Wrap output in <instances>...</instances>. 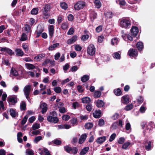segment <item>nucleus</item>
<instances>
[{
	"instance_id": "obj_1",
	"label": "nucleus",
	"mask_w": 155,
	"mask_h": 155,
	"mask_svg": "<svg viewBox=\"0 0 155 155\" xmlns=\"http://www.w3.org/2000/svg\"><path fill=\"white\" fill-rule=\"evenodd\" d=\"M131 21L129 18H122L120 20V25L122 28H129L131 25Z\"/></svg>"
},
{
	"instance_id": "obj_2",
	"label": "nucleus",
	"mask_w": 155,
	"mask_h": 155,
	"mask_svg": "<svg viewBox=\"0 0 155 155\" xmlns=\"http://www.w3.org/2000/svg\"><path fill=\"white\" fill-rule=\"evenodd\" d=\"M51 9V6L50 4H45L43 10V15L44 18L47 19L50 16V13L49 12Z\"/></svg>"
},
{
	"instance_id": "obj_3",
	"label": "nucleus",
	"mask_w": 155,
	"mask_h": 155,
	"mask_svg": "<svg viewBox=\"0 0 155 155\" xmlns=\"http://www.w3.org/2000/svg\"><path fill=\"white\" fill-rule=\"evenodd\" d=\"M154 124L152 122L149 123L148 125L146 127V128L143 131V133L144 136H147L150 135L152 131V129L154 127Z\"/></svg>"
},
{
	"instance_id": "obj_4",
	"label": "nucleus",
	"mask_w": 155,
	"mask_h": 155,
	"mask_svg": "<svg viewBox=\"0 0 155 155\" xmlns=\"http://www.w3.org/2000/svg\"><path fill=\"white\" fill-rule=\"evenodd\" d=\"M85 6V2L83 1H79L76 3L74 5L75 10H79L83 9Z\"/></svg>"
},
{
	"instance_id": "obj_5",
	"label": "nucleus",
	"mask_w": 155,
	"mask_h": 155,
	"mask_svg": "<svg viewBox=\"0 0 155 155\" xmlns=\"http://www.w3.org/2000/svg\"><path fill=\"white\" fill-rule=\"evenodd\" d=\"M31 86L30 85H26L24 88V92L26 98L28 100L30 98L29 95L31 92Z\"/></svg>"
},
{
	"instance_id": "obj_6",
	"label": "nucleus",
	"mask_w": 155,
	"mask_h": 155,
	"mask_svg": "<svg viewBox=\"0 0 155 155\" xmlns=\"http://www.w3.org/2000/svg\"><path fill=\"white\" fill-rule=\"evenodd\" d=\"M47 119L48 122L54 124L57 123L59 121V119L58 117L51 115L47 116Z\"/></svg>"
},
{
	"instance_id": "obj_7",
	"label": "nucleus",
	"mask_w": 155,
	"mask_h": 155,
	"mask_svg": "<svg viewBox=\"0 0 155 155\" xmlns=\"http://www.w3.org/2000/svg\"><path fill=\"white\" fill-rule=\"evenodd\" d=\"M87 53L91 55H94L95 52V48L93 45H90L87 48Z\"/></svg>"
},
{
	"instance_id": "obj_8",
	"label": "nucleus",
	"mask_w": 155,
	"mask_h": 155,
	"mask_svg": "<svg viewBox=\"0 0 155 155\" xmlns=\"http://www.w3.org/2000/svg\"><path fill=\"white\" fill-rule=\"evenodd\" d=\"M153 140L150 141L148 140H147L145 142V148L147 150L149 151L150 150L151 147H153Z\"/></svg>"
},
{
	"instance_id": "obj_9",
	"label": "nucleus",
	"mask_w": 155,
	"mask_h": 155,
	"mask_svg": "<svg viewBox=\"0 0 155 155\" xmlns=\"http://www.w3.org/2000/svg\"><path fill=\"white\" fill-rule=\"evenodd\" d=\"M128 54L130 57H135L138 55V51L136 49L130 48L129 50Z\"/></svg>"
},
{
	"instance_id": "obj_10",
	"label": "nucleus",
	"mask_w": 155,
	"mask_h": 155,
	"mask_svg": "<svg viewBox=\"0 0 155 155\" xmlns=\"http://www.w3.org/2000/svg\"><path fill=\"white\" fill-rule=\"evenodd\" d=\"M0 51H1L5 52L6 53L10 56H12L15 54L14 52H13L12 50L6 47L2 48Z\"/></svg>"
},
{
	"instance_id": "obj_11",
	"label": "nucleus",
	"mask_w": 155,
	"mask_h": 155,
	"mask_svg": "<svg viewBox=\"0 0 155 155\" xmlns=\"http://www.w3.org/2000/svg\"><path fill=\"white\" fill-rule=\"evenodd\" d=\"M7 101L9 103H11L12 105H15L17 102V98L16 97H8Z\"/></svg>"
},
{
	"instance_id": "obj_12",
	"label": "nucleus",
	"mask_w": 155,
	"mask_h": 155,
	"mask_svg": "<svg viewBox=\"0 0 155 155\" xmlns=\"http://www.w3.org/2000/svg\"><path fill=\"white\" fill-rule=\"evenodd\" d=\"M130 32L133 37H135L139 32V29L137 27L133 26L130 29Z\"/></svg>"
},
{
	"instance_id": "obj_13",
	"label": "nucleus",
	"mask_w": 155,
	"mask_h": 155,
	"mask_svg": "<svg viewBox=\"0 0 155 155\" xmlns=\"http://www.w3.org/2000/svg\"><path fill=\"white\" fill-rule=\"evenodd\" d=\"M129 96L128 95L126 94L121 97V101L124 104H127L129 102Z\"/></svg>"
},
{
	"instance_id": "obj_14",
	"label": "nucleus",
	"mask_w": 155,
	"mask_h": 155,
	"mask_svg": "<svg viewBox=\"0 0 155 155\" xmlns=\"http://www.w3.org/2000/svg\"><path fill=\"white\" fill-rule=\"evenodd\" d=\"M40 108H41V112L44 114L48 110L47 105L45 103H41L40 105Z\"/></svg>"
},
{
	"instance_id": "obj_15",
	"label": "nucleus",
	"mask_w": 155,
	"mask_h": 155,
	"mask_svg": "<svg viewBox=\"0 0 155 155\" xmlns=\"http://www.w3.org/2000/svg\"><path fill=\"white\" fill-rule=\"evenodd\" d=\"M87 137V135L84 133L81 135L78 141V143L80 144H82L85 141Z\"/></svg>"
},
{
	"instance_id": "obj_16",
	"label": "nucleus",
	"mask_w": 155,
	"mask_h": 155,
	"mask_svg": "<svg viewBox=\"0 0 155 155\" xmlns=\"http://www.w3.org/2000/svg\"><path fill=\"white\" fill-rule=\"evenodd\" d=\"M90 16L92 21L97 18V13L94 10L90 11Z\"/></svg>"
},
{
	"instance_id": "obj_17",
	"label": "nucleus",
	"mask_w": 155,
	"mask_h": 155,
	"mask_svg": "<svg viewBox=\"0 0 155 155\" xmlns=\"http://www.w3.org/2000/svg\"><path fill=\"white\" fill-rule=\"evenodd\" d=\"M48 28L49 34L50 38H52L54 35V27L53 25H50Z\"/></svg>"
},
{
	"instance_id": "obj_18",
	"label": "nucleus",
	"mask_w": 155,
	"mask_h": 155,
	"mask_svg": "<svg viewBox=\"0 0 155 155\" xmlns=\"http://www.w3.org/2000/svg\"><path fill=\"white\" fill-rule=\"evenodd\" d=\"M77 36L76 35H74L72 38L68 39L67 41V43L69 45H71L74 42L77 40Z\"/></svg>"
},
{
	"instance_id": "obj_19",
	"label": "nucleus",
	"mask_w": 155,
	"mask_h": 155,
	"mask_svg": "<svg viewBox=\"0 0 155 155\" xmlns=\"http://www.w3.org/2000/svg\"><path fill=\"white\" fill-rule=\"evenodd\" d=\"M101 111L100 110H96L93 113L94 117L95 118H99L101 117Z\"/></svg>"
},
{
	"instance_id": "obj_20",
	"label": "nucleus",
	"mask_w": 155,
	"mask_h": 155,
	"mask_svg": "<svg viewBox=\"0 0 155 155\" xmlns=\"http://www.w3.org/2000/svg\"><path fill=\"white\" fill-rule=\"evenodd\" d=\"M136 46L138 50L140 51L142 50L143 48V43L142 42H138L136 44Z\"/></svg>"
},
{
	"instance_id": "obj_21",
	"label": "nucleus",
	"mask_w": 155,
	"mask_h": 155,
	"mask_svg": "<svg viewBox=\"0 0 155 155\" xmlns=\"http://www.w3.org/2000/svg\"><path fill=\"white\" fill-rule=\"evenodd\" d=\"M10 114L11 116L13 117H18V112L16 113L15 110L12 108L10 109Z\"/></svg>"
},
{
	"instance_id": "obj_22",
	"label": "nucleus",
	"mask_w": 155,
	"mask_h": 155,
	"mask_svg": "<svg viewBox=\"0 0 155 155\" xmlns=\"http://www.w3.org/2000/svg\"><path fill=\"white\" fill-rule=\"evenodd\" d=\"M44 30L43 28L40 26L38 27L37 31V38L39 37L40 35L42 33V32Z\"/></svg>"
},
{
	"instance_id": "obj_23",
	"label": "nucleus",
	"mask_w": 155,
	"mask_h": 155,
	"mask_svg": "<svg viewBox=\"0 0 155 155\" xmlns=\"http://www.w3.org/2000/svg\"><path fill=\"white\" fill-rule=\"evenodd\" d=\"M41 155H51L48 149L45 148H43V150L40 153Z\"/></svg>"
},
{
	"instance_id": "obj_24",
	"label": "nucleus",
	"mask_w": 155,
	"mask_h": 155,
	"mask_svg": "<svg viewBox=\"0 0 155 155\" xmlns=\"http://www.w3.org/2000/svg\"><path fill=\"white\" fill-rule=\"evenodd\" d=\"M106 139L105 136H103L98 138L96 140L98 144H101L104 142Z\"/></svg>"
},
{
	"instance_id": "obj_25",
	"label": "nucleus",
	"mask_w": 155,
	"mask_h": 155,
	"mask_svg": "<svg viewBox=\"0 0 155 155\" xmlns=\"http://www.w3.org/2000/svg\"><path fill=\"white\" fill-rule=\"evenodd\" d=\"M82 103L85 104H89L91 101V99L88 97H84L81 99Z\"/></svg>"
},
{
	"instance_id": "obj_26",
	"label": "nucleus",
	"mask_w": 155,
	"mask_h": 155,
	"mask_svg": "<svg viewBox=\"0 0 155 155\" xmlns=\"http://www.w3.org/2000/svg\"><path fill=\"white\" fill-rule=\"evenodd\" d=\"M104 105V103L102 100H98L96 102V106L98 107H102Z\"/></svg>"
},
{
	"instance_id": "obj_27",
	"label": "nucleus",
	"mask_w": 155,
	"mask_h": 155,
	"mask_svg": "<svg viewBox=\"0 0 155 155\" xmlns=\"http://www.w3.org/2000/svg\"><path fill=\"white\" fill-rule=\"evenodd\" d=\"M64 149L65 151L67 153H70L72 154V153H71L72 151V148L70 147H69L68 145H66L64 146Z\"/></svg>"
},
{
	"instance_id": "obj_28",
	"label": "nucleus",
	"mask_w": 155,
	"mask_h": 155,
	"mask_svg": "<svg viewBox=\"0 0 155 155\" xmlns=\"http://www.w3.org/2000/svg\"><path fill=\"white\" fill-rule=\"evenodd\" d=\"M89 147H84L81 151L80 155H84L89 150Z\"/></svg>"
},
{
	"instance_id": "obj_29",
	"label": "nucleus",
	"mask_w": 155,
	"mask_h": 155,
	"mask_svg": "<svg viewBox=\"0 0 155 155\" xmlns=\"http://www.w3.org/2000/svg\"><path fill=\"white\" fill-rule=\"evenodd\" d=\"M104 15L107 18H111L114 15L111 12L109 11L104 13Z\"/></svg>"
},
{
	"instance_id": "obj_30",
	"label": "nucleus",
	"mask_w": 155,
	"mask_h": 155,
	"mask_svg": "<svg viewBox=\"0 0 155 155\" xmlns=\"http://www.w3.org/2000/svg\"><path fill=\"white\" fill-rule=\"evenodd\" d=\"M16 55L19 56H22L24 54L23 51L20 49H16L15 50Z\"/></svg>"
},
{
	"instance_id": "obj_31",
	"label": "nucleus",
	"mask_w": 155,
	"mask_h": 155,
	"mask_svg": "<svg viewBox=\"0 0 155 155\" xmlns=\"http://www.w3.org/2000/svg\"><path fill=\"white\" fill-rule=\"evenodd\" d=\"M114 93L115 95L117 96L121 95L122 94V92L120 88H118L114 90Z\"/></svg>"
},
{
	"instance_id": "obj_32",
	"label": "nucleus",
	"mask_w": 155,
	"mask_h": 155,
	"mask_svg": "<svg viewBox=\"0 0 155 155\" xmlns=\"http://www.w3.org/2000/svg\"><path fill=\"white\" fill-rule=\"evenodd\" d=\"M24 28V30L26 33H29L31 29V27L29 25L26 24H25Z\"/></svg>"
},
{
	"instance_id": "obj_33",
	"label": "nucleus",
	"mask_w": 155,
	"mask_h": 155,
	"mask_svg": "<svg viewBox=\"0 0 155 155\" xmlns=\"http://www.w3.org/2000/svg\"><path fill=\"white\" fill-rule=\"evenodd\" d=\"M59 45V43H56L54 44L49 47L48 48V50L49 51L53 50L55 48H56Z\"/></svg>"
},
{
	"instance_id": "obj_34",
	"label": "nucleus",
	"mask_w": 155,
	"mask_h": 155,
	"mask_svg": "<svg viewBox=\"0 0 155 155\" xmlns=\"http://www.w3.org/2000/svg\"><path fill=\"white\" fill-rule=\"evenodd\" d=\"M10 73L14 76H18V71L15 68H14L13 67L11 69Z\"/></svg>"
},
{
	"instance_id": "obj_35",
	"label": "nucleus",
	"mask_w": 155,
	"mask_h": 155,
	"mask_svg": "<svg viewBox=\"0 0 155 155\" xmlns=\"http://www.w3.org/2000/svg\"><path fill=\"white\" fill-rule=\"evenodd\" d=\"M89 77L87 74L84 75L81 78V81L83 82H85L89 80Z\"/></svg>"
},
{
	"instance_id": "obj_36",
	"label": "nucleus",
	"mask_w": 155,
	"mask_h": 155,
	"mask_svg": "<svg viewBox=\"0 0 155 155\" xmlns=\"http://www.w3.org/2000/svg\"><path fill=\"white\" fill-rule=\"evenodd\" d=\"M60 6L64 10L67 9L68 7V5L64 2L60 3Z\"/></svg>"
},
{
	"instance_id": "obj_37",
	"label": "nucleus",
	"mask_w": 155,
	"mask_h": 155,
	"mask_svg": "<svg viewBox=\"0 0 155 155\" xmlns=\"http://www.w3.org/2000/svg\"><path fill=\"white\" fill-rule=\"evenodd\" d=\"M96 7L98 8H101V4L100 1L98 0H95L94 2Z\"/></svg>"
},
{
	"instance_id": "obj_38",
	"label": "nucleus",
	"mask_w": 155,
	"mask_h": 155,
	"mask_svg": "<svg viewBox=\"0 0 155 155\" xmlns=\"http://www.w3.org/2000/svg\"><path fill=\"white\" fill-rule=\"evenodd\" d=\"M93 126V124L92 123H88L85 124V128L87 129H89L92 128Z\"/></svg>"
},
{
	"instance_id": "obj_39",
	"label": "nucleus",
	"mask_w": 155,
	"mask_h": 155,
	"mask_svg": "<svg viewBox=\"0 0 155 155\" xmlns=\"http://www.w3.org/2000/svg\"><path fill=\"white\" fill-rule=\"evenodd\" d=\"M20 109L23 110H25L26 108V104L24 101H22L20 106Z\"/></svg>"
},
{
	"instance_id": "obj_40",
	"label": "nucleus",
	"mask_w": 155,
	"mask_h": 155,
	"mask_svg": "<svg viewBox=\"0 0 155 155\" xmlns=\"http://www.w3.org/2000/svg\"><path fill=\"white\" fill-rule=\"evenodd\" d=\"M101 95V93L99 91H96L94 93V98H98Z\"/></svg>"
},
{
	"instance_id": "obj_41",
	"label": "nucleus",
	"mask_w": 155,
	"mask_h": 155,
	"mask_svg": "<svg viewBox=\"0 0 155 155\" xmlns=\"http://www.w3.org/2000/svg\"><path fill=\"white\" fill-rule=\"evenodd\" d=\"M116 2L121 6H124L126 4V2L124 0H119L116 1Z\"/></svg>"
},
{
	"instance_id": "obj_42",
	"label": "nucleus",
	"mask_w": 155,
	"mask_h": 155,
	"mask_svg": "<svg viewBox=\"0 0 155 155\" xmlns=\"http://www.w3.org/2000/svg\"><path fill=\"white\" fill-rule=\"evenodd\" d=\"M130 143L127 142L124 144L122 146V148L123 149L126 150L127 148L130 145Z\"/></svg>"
},
{
	"instance_id": "obj_43",
	"label": "nucleus",
	"mask_w": 155,
	"mask_h": 155,
	"mask_svg": "<svg viewBox=\"0 0 155 155\" xmlns=\"http://www.w3.org/2000/svg\"><path fill=\"white\" fill-rule=\"evenodd\" d=\"M38 8H34L31 10V13L32 15H36L38 13Z\"/></svg>"
},
{
	"instance_id": "obj_44",
	"label": "nucleus",
	"mask_w": 155,
	"mask_h": 155,
	"mask_svg": "<svg viewBox=\"0 0 155 155\" xmlns=\"http://www.w3.org/2000/svg\"><path fill=\"white\" fill-rule=\"evenodd\" d=\"M26 65L27 66V68L29 70L33 69L35 68V66L33 64L26 63Z\"/></svg>"
},
{
	"instance_id": "obj_45",
	"label": "nucleus",
	"mask_w": 155,
	"mask_h": 155,
	"mask_svg": "<svg viewBox=\"0 0 155 155\" xmlns=\"http://www.w3.org/2000/svg\"><path fill=\"white\" fill-rule=\"evenodd\" d=\"M125 140V138L124 137H120L117 141V143L120 144H122L124 143Z\"/></svg>"
},
{
	"instance_id": "obj_46",
	"label": "nucleus",
	"mask_w": 155,
	"mask_h": 155,
	"mask_svg": "<svg viewBox=\"0 0 155 155\" xmlns=\"http://www.w3.org/2000/svg\"><path fill=\"white\" fill-rule=\"evenodd\" d=\"M118 42V40L116 38H114L111 40V44L112 45H114L115 44L117 45Z\"/></svg>"
},
{
	"instance_id": "obj_47",
	"label": "nucleus",
	"mask_w": 155,
	"mask_h": 155,
	"mask_svg": "<svg viewBox=\"0 0 155 155\" xmlns=\"http://www.w3.org/2000/svg\"><path fill=\"white\" fill-rule=\"evenodd\" d=\"M40 127V124H39L35 123L33 124L32 128L33 130H35L39 128Z\"/></svg>"
},
{
	"instance_id": "obj_48",
	"label": "nucleus",
	"mask_w": 155,
	"mask_h": 155,
	"mask_svg": "<svg viewBox=\"0 0 155 155\" xmlns=\"http://www.w3.org/2000/svg\"><path fill=\"white\" fill-rule=\"evenodd\" d=\"M54 144L56 145H59L61 144L62 142L58 139L54 140L52 141Z\"/></svg>"
},
{
	"instance_id": "obj_49",
	"label": "nucleus",
	"mask_w": 155,
	"mask_h": 155,
	"mask_svg": "<svg viewBox=\"0 0 155 155\" xmlns=\"http://www.w3.org/2000/svg\"><path fill=\"white\" fill-rule=\"evenodd\" d=\"M133 108V105L130 104L127 105L124 108V109L126 111L132 109Z\"/></svg>"
},
{
	"instance_id": "obj_50",
	"label": "nucleus",
	"mask_w": 155,
	"mask_h": 155,
	"mask_svg": "<svg viewBox=\"0 0 155 155\" xmlns=\"http://www.w3.org/2000/svg\"><path fill=\"white\" fill-rule=\"evenodd\" d=\"M42 57L43 55L42 54H40L38 55L37 56H35L34 57V59L36 60L37 61H40L41 60Z\"/></svg>"
},
{
	"instance_id": "obj_51",
	"label": "nucleus",
	"mask_w": 155,
	"mask_h": 155,
	"mask_svg": "<svg viewBox=\"0 0 155 155\" xmlns=\"http://www.w3.org/2000/svg\"><path fill=\"white\" fill-rule=\"evenodd\" d=\"M143 101V98L141 96H139L137 99V102L139 104H141Z\"/></svg>"
},
{
	"instance_id": "obj_52",
	"label": "nucleus",
	"mask_w": 155,
	"mask_h": 155,
	"mask_svg": "<svg viewBox=\"0 0 155 155\" xmlns=\"http://www.w3.org/2000/svg\"><path fill=\"white\" fill-rule=\"evenodd\" d=\"M27 39V37L26 34L25 33H23L21 36L20 40L24 41L26 40Z\"/></svg>"
},
{
	"instance_id": "obj_53",
	"label": "nucleus",
	"mask_w": 155,
	"mask_h": 155,
	"mask_svg": "<svg viewBox=\"0 0 155 155\" xmlns=\"http://www.w3.org/2000/svg\"><path fill=\"white\" fill-rule=\"evenodd\" d=\"M54 91L57 93H60L61 91V89L59 87H57L54 89Z\"/></svg>"
},
{
	"instance_id": "obj_54",
	"label": "nucleus",
	"mask_w": 155,
	"mask_h": 155,
	"mask_svg": "<svg viewBox=\"0 0 155 155\" xmlns=\"http://www.w3.org/2000/svg\"><path fill=\"white\" fill-rule=\"evenodd\" d=\"M113 57L115 58L119 59L120 58V55L118 52H116L114 53Z\"/></svg>"
},
{
	"instance_id": "obj_55",
	"label": "nucleus",
	"mask_w": 155,
	"mask_h": 155,
	"mask_svg": "<svg viewBox=\"0 0 155 155\" xmlns=\"http://www.w3.org/2000/svg\"><path fill=\"white\" fill-rule=\"evenodd\" d=\"M28 117L27 115L25 116L21 122V124L22 125H24L26 122Z\"/></svg>"
},
{
	"instance_id": "obj_56",
	"label": "nucleus",
	"mask_w": 155,
	"mask_h": 155,
	"mask_svg": "<svg viewBox=\"0 0 155 155\" xmlns=\"http://www.w3.org/2000/svg\"><path fill=\"white\" fill-rule=\"evenodd\" d=\"M68 28V24L66 22H64L62 23L61 28L62 29L65 30Z\"/></svg>"
},
{
	"instance_id": "obj_57",
	"label": "nucleus",
	"mask_w": 155,
	"mask_h": 155,
	"mask_svg": "<svg viewBox=\"0 0 155 155\" xmlns=\"http://www.w3.org/2000/svg\"><path fill=\"white\" fill-rule=\"evenodd\" d=\"M116 136V134L115 133H113L110 136V138H109V141L110 142L112 141L115 138Z\"/></svg>"
},
{
	"instance_id": "obj_58",
	"label": "nucleus",
	"mask_w": 155,
	"mask_h": 155,
	"mask_svg": "<svg viewBox=\"0 0 155 155\" xmlns=\"http://www.w3.org/2000/svg\"><path fill=\"white\" fill-rule=\"evenodd\" d=\"M104 119L101 118L99 120L98 125L100 126H102L104 124Z\"/></svg>"
},
{
	"instance_id": "obj_59",
	"label": "nucleus",
	"mask_w": 155,
	"mask_h": 155,
	"mask_svg": "<svg viewBox=\"0 0 155 155\" xmlns=\"http://www.w3.org/2000/svg\"><path fill=\"white\" fill-rule=\"evenodd\" d=\"M86 108L88 111H91L92 109L91 104H87L86 106Z\"/></svg>"
},
{
	"instance_id": "obj_60",
	"label": "nucleus",
	"mask_w": 155,
	"mask_h": 155,
	"mask_svg": "<svg viewBox=\"0 0 155 155\" xmlns=\"http://www.w3.org/2000/svg\"><path fill=\"white\" fill-rule=\"evenodd\" d=\"M77 88L78 91L80 93H82L84 91V90L83 88L82 87L81 85H78L77 87Z\"/></svg>"
},
{
	"instance_id": "obj_61",
	"label": "nucleus",
	"mask_w": 155,
	"mask_h": 155,
	"mask_svg": "<svg viewBox=\"0 0 155 155\" xmlns=\"http://www.w3.org/2000/svg\"><path fill=\"white\" fill-rule=\"evenodd\" d=\"M74 32V28L71 27L68 31L67 34L68 35H71L73 34Z\"/></svg>"
},
{
	"instance_id": "obj_62",
	"label": "nucleus",
	"mask_w": 155,
	"mask_h": 155,
	"mask_svg": "<svg viewBox=\"0 0 155 155\" xmlns=\"http://www.w3.org/2000/svg\"><path fill=\"white\" fill-rule=\"evenodd\" d=\"M89 37V35L87 34L83 35L81 36V39L83 41H86L88 38Z\"/></svg>"
},
{
	"instance_id": "obj_63",
	"label": "nucleus",
	"mask_w": 155,
	"mask_h": 155,
	"mask_svg": "<svg viewBox=\"0 0 155 155\" xmlns=\"http://www.w3.org/2000/svg\"><path fill=\"white\" fill-rule=\"evenodd\" d=\"M68 21H72L74 19V17L71 14H69L68 16Z\"/></svg>"
},
{
	"instance_id": "obj_64",
	"label": "nucleus",
	"mask_w": 155,
	"mask_h": 155,
	"mask_svg": "<svg viewBox=\"0 0 155 155\" xmlns=\"http://www.w3.org/2000/svg\"><path fill=\"white\" fill-rule=\"evenodd\" d=\"M103 27L101 25H99L96 28V31L97 32L99 33L101 32L102 29Z\"/></svg>"
}]
</instances>
